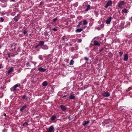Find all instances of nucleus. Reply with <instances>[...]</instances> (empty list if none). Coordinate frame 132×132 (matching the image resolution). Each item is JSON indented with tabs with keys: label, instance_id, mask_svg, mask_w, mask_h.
Returning <instances> with one entry per match:
<instances>
[{
	"label": "nucleus",
	"instance_id": "f257e3e1",
	"mask_svg": "<svg viewBox=\"0 0 132 132\" xmlns=\"http://www.w3.org/2000/svg\"><path fill=\"white\" fill-rule=\"evenodd\" d=\"M20 47H18L17 48L14 47L12 50L13 55H15L18 54V52L20 51Z\"/></svg>",
	"mask_w": 132,
	"mask_h": 132
},
{
	"label": "nucleus",
	"instance_id": "f03ea898",
	"mask_svg": "<svg viewBox=\"0 0 132 132\" xmlns=\"http://www.w3.org/2000/svg\"><path fill=\"white\" fill-rule=\"evenodd\" d=\"M20 85V84H16L11 88L10 90L12 92H15L16 90V88L18 87H19Z\"/></svg>",
	"mask_w": 132,
	"mask_h": 132
},
{
	"label": "nucleus",
	"instance_id": "7ed1b4c3",
	"mask_svg": "<svg viewBox=\"0 0 132 132\" xmlns=\"http://www.w3.org/2000/svg\"><path fill=\"white\" fill-rule=\"evenodd\" d=\"M113 3V2L111 0L108 2L105 6V8H107L109 6H111Z\"/></svg>",
	"mask_w": 132,
	"mask_h": 132
},
{
	"label": "nucleus",
	"instance_id": "20e7f679",
	"mask_svg": "<svg viewBox=\"0 0 132 132\" xmlns=\"http://www.w3.org/2000/svg\"><path fill=\"white\" fill-rule=\"evenodd\" d=\"M78 49V45L76 44H75V47H72L71 48V50L72 52L74 51V50H77Z\"/></svg>",
	"mask_w": 132,
	"mask_h": 132
},
{
	"label": "nucleus",
	"instance_id": "39448f33",
	"mask_svg": "<svg viewBox=\"0 0 132 132\" xmlns=\"http://www.w3.org/2000/svg\"><path fill=\"white\" fill-rule=\"evenodd\" d=\"M111 123V122L110 119H108L104 121L103 122L102 124L103 125L104 124H110Z\"/></svg>",
	"mask_w": 132,
	"mask_h": 132
},
{
	"label": "nucleus",
	"instance_id": "423d86ee",
	"mask_svg": "<svg viewBox=\"0 0 132 132\" xmlns=\"http://www.w3.org/2000/svg\"><path fill=\"white\" fill-rule=\"evenodd\" d=\"M76 98L75 95L73 93H72L70 95L69 98L70 100H73Z\"/></svg>",
	"mask_w": 132,
	"mask_h": 132
},
{
	"label": "nucleus",
	"instance_id": "0eeeda50",
	"mask_svg": "<svg viewBox=\"0 0 132 132\" xmlns=\"http://www.w3.org/2000/svg\"><path fill=\"white\" fill-rule=\"evenodd\" d=\"M110 93L108 92H106L102 94V96L105 97H108L110 96Z\"/></svg>",
	"mask_w": 132,
	"mask_h": 132
},
{
	"label": "nucleus",
	"instance_id": "6e6552de",
	"mask_svg": "<svg viewBox=\"0 0 132 132\" xmlns=\"http://www.w3.org/2000/svg\"><path fill=\"white\" fill-rule=\"evenodd\" d=\"M54 126L52 125L50 126L48 129V132H54Z\"/></svg>",
	"mask_w": 132,
	"mask_h": 132
},
{
	"label": "nucleus",
	"instance_id": "1a4fd4ad",
	"mask_svg": "<svg viewBox=\"0 0 132 132\" xmlns=\"http://www.w3.org/2000/svg\"><path fill=\"white\" fill-rule=\"evenodd\" d=\"M111 19L112 17L111 16L109 17L105 21L106 23L107 24H110L111 21Z\"/></svg>",
	"mask_w": 132,
	"mask_h": 132
},
{
	"label": "nucleus",
	"instance_id": "9d476101",
	"mask_svg": "<svg viewBox=\"0 0 132 132\" xmlns=\"http://www.w3.org/2000/svg\"><path fill=\"white\" fill-rule=\"evenodd\" d=\"M56 116L55 115H53L51 117L49 120V121H54L56 119Z\"/></svg>",
	"mask_w": 132,
	"mask_h": 132
},
{
	"label": "nucleus",
	"instance_id": "9b49d317",
	"mask_svg": "<svg viewBox=\"0 0 132 132\" xmlns=\"http://www.w3.org/2000/svg\"><path fill=\"white\" fill-rule=\"evenodd\" d=\"M125 2L123 1H121L118 3V6L119 7H121L124 5Z\"/></svg>",
	"mask_w": 132,
	"mask_h": 132
},
{
	"label": "nucleus",
	"instance_id": "f8f14e48",
	"mask_svg": "<svg viewBox=\"0 0 132 132\" xmlns=\"http://www.w3.org/2000/svg\"><path fill=\"white\" fill-rule=\"evenodd\" d=\"M14 70V69L12 67H11L9 69V70L7 71V73L8 74H10Z\"/></svg>",
	"mask_w": 132,
	"mask_h": 132
},
{
	"label": "nucleus",
	"instance_id": "ddd939ff",
	"mask_svg": "<svg viewBox=\"0 0 132 132\" xmlns=\"http://www.w3.org/2000/svg\"><path fill=\"white\" fill-rule=\"evenodd\" d=\"M38 70L41 72H44L46 70V69H44L43 68L40 67L38 68Z\"/></svg>",
	"mask_w": 132,
	"mask_h": 132
},
{
	"label": "nucleus",
	"instance_id": "4468645a",
	"mask_svg": "<svg viewBox=\"0 0 132 132\" xmlns=\"http://www.w3.org/2000/svg\"><path fill=\"white\" fill-rule=\"evenodd\" d=\"M42 48L44 50H47L48 49V46L46 45H44L42 47Z\"/></svg>",
	"mask_w": 132,
	"mask_h": 132
},
{
	"label": "nucleus",
	"instance_id": "2eb2a0df",
	"mask_svg": "<svg viewBox=\"0 0 132 132\" xmlns=\"http://www.w3.org/2000/svg\"><path fill=\"white\" fill-rule=\"evenodd\" d=\"M94 44L95 46H100V43H98V42L96 40H95L94 41Z\"/></svg>",
	"mask_w": 132,
	"mask_h": 132
},
{
	"label": "nucleus",
	"instance_id": "dca6fc26",
	"mask_svg": "<svg viewBox=\"0 0 132 132\" xmlns=\"http://www.w3.org/2000/svg\"><path fill=\"white\" fill-rule=\"evenodd\" d=\"M60 106L61 107L62 110L63 111L67 109V108L65 106H64L62 105H60Z\"/></svg>",
	"mask_w": 132,
	"mask_h": 132
},
{
	"label": "nucleus",
	"instance_id": "f3484780",
	"mask_svg": "<svg viewBox=\"0 0 132 132\" xmlns=\"http://www.w3.org/2000/svg\"><path fill=\"white\" fill-rule=\"evenodd\" d=\"M128 58V56L127 54H125L124 55L123 60L124 61L127 60Z\"/></svg>",
	"mask_w": 132,
	"mask_h": 132
},
{
	"label": "nucleus",
	"instance_id": "a211bd4d",
	"mask_svg": "<svg viewBox=\"0 0 132 132\" xmlns=\"http://www.w3.org/2000/svg\"><path fill=\"white\" fill-rule=\"evenodd\" d=\"M27 107V105H25L23 106H22L20 109V111L21 112L22 111Z\"/></svg>",
	"mask_w": 132,
	"mask_h": 132
},
{
	"label": "nucleus",
	"instance_id": "6ab92c4d",
	"mask_svg": "<svg viewBox=\"0 0 132 132\" xmlns=\"http://www.w3.org/2000/svg\"><path fill=\"white\" fill-rule=\"evenodd\" d=\"M128 10L126 9H124L122 11V13L123 14L124 13H127L128 12H127Z\"/></svg>",
	"mask_w": 132,
	"mask_h": 132
},
{
	"label": "nucleus",
	"instance_id": "aec40b11",
	"mask_svg": "<svg viewBox=\"0 0 132 132\" xmlns=\"http://www.w3.org/2000/svg\"><path fill=\"white\" fill-rule=\"evenodd\" d=\"M42 85L43 86H46L47 85V82L46 81H44L42 83Z\"/></svg>",
	"mask_w": 132,
	"mask_h": 132
},
{
	"label": "nucleus",
	"instance_id": "412c9836",
	"mask_svg": "<svg viewBox=\"0 0 132 132\" xmlns=\"http://www.w3.org/2000/svg\"><path fill=\"white\" fill-rule=\"evenodd\" d=\"M62 39L64 41H67L68 40V39L65 36H63L62 37Z\"/></svg>",
	"mask_w": 132,
	"mask_h": 132
},
{
	"label": "nucleus",
	"instance_id": "4be33fe9",
	"mask_svg": "<svg viewBox=\"0 0 132 132\" xmlns=\"http://www.w3.org/2000/svg\"><path fill=\"white\" fill-rule=\"evenodd\" d=\"M89 122V121H84V122L83 123L82 125L83 126H85L86 125L88 124Z\"/></svg>",
	"mask_w": 132,
	"mask_h": 132
},
{
	"label": "nucleus",
	"instance_id": "5701e85b",
	"mask_svg": "<svg viewBox=\"0 0 132 132\" xmlns=\"http://www.w3.org/2000/svg\"><path fill=\"white\" fill-rule=\"evenodd\" d=\"M83 30V29L82 28H79L77 29L76 30V31L77 32H81Z\"/></svg>",
	"mask_w": 132,
	"mask_h": 132
},
{
	"label": "nucleus",
	"instance_id": "b1692460",
	"mask_svg": "<svg viewBox=\"0 0 132 132\" xmlns=\"http://www.w3.org/2000/svg\"><path fill=\"white\" fill-rule=\"evenodd\" d=\"M90 6L89 5H88L87 6V8L85 10V11H88L90 9Z\"/></svg>",
	"mask_w": 132,
	"mask_h": 132
},
{
	"label": "nucleus",
	"instance_id": "393cba45",
	"mask_svg": "<svg viewBox=\"0 0 132 132\" xmlns=\"http://www.w3.org/2000/svg\"><path fill=\"white\" fill-rule=\"evenodd\" d=\"M44 44V42L43 41H41L39 42V44H38L39 46H41L44 45H43Z\"/></svg>",
	"mask_w": 132,
	"mask_h": 132
},
{
	"label": "nucleus",
	"instance_id": "a878e982",
	"mask_svg": "<svg viewBox=\"0 0 132 132\" xmlns=\"http://www.w3.org/2000/svg\"><path fill=\"white\" fill-rule=\"evenodd\" d=\"M74 63V61L72 59L70 61L69 64L70 65H72Z\"/></svg>",
	"mask_w": 132,
	"mask_h": 132
},
{
	"label": "nucleus",
	"instance_id": "bb28decb",
	"mask_svg": "<svg viewBox=\"0 0 132 132\" xmlns=\"http://www.w3.org/2000/svg\"><path fill=\"white\" fill-rule=\"evenodd\" d=\"M108 55L110 58H111L113 56V55L111 52H110L108 53Z\"/></svg>",
	"mask_w": 132,
	"mask_h": 132
},
{
	"label": "nucleus",
	"instance_id": "cd10ccee",
	"mask_svg": "<svg viewBox=\"0 0 132 132\" xmlns=\"http://www.w3.org/2000/svg\"><path fill=\"white\" fill-rule=\"evenodd\" d=\"M38 58L40 60H42L43 59V58L42 57V55H40L38 56Z\"/></svg>",
	"mask_w": 132,
	"mask_h": 132
},
{
	"label": "nucleus",
	"instance_id": "c85d7f7f",
	"mask_svg": "<svg viewBox=\"0 0 132 132\" xmlns=\"http://www.w3.org/2000/svg\"><path fill=\"white\" fill-rule=\"evenodd\" d=\"M83 24L84 25H86L87 24V22L86 20H84L83 21Z\"/></svg>",
	"mask_w": 132,
	"mask_h": 132
},
{
	"label": "nucleus",
	"instance_id": "c756f323",
	"mask_svg": "<svg viewBox=\"0 0 132 132\" xmlns=\"http://www.w3.org/2000/svg\"><path fill=\"white\" fill-rule=\"evenodd\" d=\"M39 46V45H38V44L37 45L35 46H34L32 47V48L34 49H35L37 48Z\"/></svg>",
	"mask_w": 132,
	"mask_h": 132
},
{
	"label": "nucleus",
	"instance_id": "7c9ffc66",
	"mask_svg": "<svg viewBox=\"0 0 132 132\" xmlns=\"http://www.w3.org/2000/svg\"><path fill=\"white\" fill-rule=\"evenodd\" d=\"M4 21V19L2 17L0 18V22H3Z\"/></svg>",
	"mask_w": 132,
	"mask_h": 132
},
{
	"label": "nucleus",
	"instance_id": "2f4dec72",
	"mask_svg": "<svg viewBox=\"0 0 132 132\" xmlns=\"http://www.w3.org/2000/svg\"><path fill=\"white\" fill-rule=\"evenodd\" d=\"M17 16H15L14 18V20L15 21L17 22L18 20V19L16 18Z\"/></svg>",
	"mask_w": 132,
	"mask_h": 132
},
{
	"label": "nucleus",
	"instance_id": "473e14b6",
	"mask_svg": "<svg viewBox=\"0 0 132 132\" xmlns=\"http://www.w3.org/2000/svg\"><path fill=\"white\" fill-rule=\"evenodd\" d=\"M120 110L122 111H123L124 112L126 111V110L125 109L122 108H121V109H120Z\"/></svg>",
	"mask_w": 132,
	"mask_h": 132
},
{
	"label": "nucleus",
	"instance_id": "72a5a7b5",
	"mask_svg": "<svg viewBox=\"0 0 132 132\" xmlns=\"http://www.w3.org/2000/svg\"><path fill=\"white\" fill-rule=\"evenodd\" d=\"M28 125V123L27 122H25L23 124V125L24 126H27Z\"/></svg>",
	"mask_w": 132,
	"mask_h": 132
},
{
	"label": "nucleus",
	"instance_id": "f704fd0d",
	"mask_svg": "<svg viewBox=\"0 0 132 132\" xmlns=\"http://www.w3.org/2000/svg\"><path fill=\"white\" fill-rule=\"evenodd\" d=\"M119 53V55H120V56L121 57L122 55L123 54V53L122 52L120 51Z\"/></svg>",
	"mask_w": 132,
	"mask_h": 132
},
{
	"label": "nucleus",
	"instance_id": "c9c22d12",
	"mask_svg": "<svg viewBox=\"0 0 132 132\" xmlns=\"http://www.w3.org/2000/svg\"><path fill=\"white\" fill-rule=\"evenodd\" d=\"M81 24V22H79L77 26V27H79L80 26V25Z\"/></svg>",
	"mask_w": 132,
	"mask_h": 132
},
{
	"label": "nucleus",
	"instance_id": "e433bc0d",
	"mask_svg": "<svg viewBox=\"0 0 132 132\" xmlns=\"http://www.w3.org/2000/svg\"><path fill=\"white\" fill-rule=\"evenodd\" d=\"M27 31H26V30H24L23 31V33L24 35L26 34H27Z\"/></svg>",
	"mask_w": 132,
	"mask_h": 132
},
{
	"label": "nucleus",
	"instance_id": "4c0bfd02",
	"mask_svg": "<svg viewBox=\"0 0 132 132\" xmlns=\"http://www.w3.org/2000/svg\"><path fill=\"white\" fill-rule=\"evenodd\" d=\"M26 96L25 95H23L22 97V98L23 99H25L26 100H27V98H26Z\"/></svg>",
	"mask_w": 132,
	"mask_h": 132
},
{
	"label": "nucleus",
	"instance_id": "58836bf2",
	"mask_svg": "<svg viewBox=\"0 0 132 132\" xmlns=\"http://www.w3.org/2000/svg\"><path fill=\"white\" fill-rule=\"evenodd\" d=\"M54 31H57V30L56 28H54L52 29Z\"/></svg>",
	"mask_w": 132,
	"mask_h": 132
},
{
	"label": "nucleus",
	"instance_id": "ea45409f",
	"mask_svg": "<svg viewBox=\"0 0 132 132\" xmlns=\"http://www.w3.org/2000/svg\"><path fill=\"white\" fill-rule=\"evenodd\" d=\"M58 18L57 17H56V18L54 19H53V22H54L56 21L57 20Z\"/></svg>",
	"mask_w": 132,
	"mask_h": 132
},
{
	"label": "nucleus",
	"instance_id": "a19ab883",
	"mask_svg": "<svg viewBox=\"0 0 132 132\" xmlns=\"http://www.w3.org/2000/svg\"><path fill=\"white\" fill-rule=\"evenodd\" d=\"M88 85H85L84 86V87L83 88L84 89H85L86 88H88Z\"/></svg>",
	"mask_w": 132,
	"mask_h": 132
},
{
	"label": "nucleus",
	"instance_id": "79ce46f5",
	"mask_svg": "<svg viewBox=\"0 0 132 132\" xmlns=\"http://www.w3.org/2000/svg\"><path fill=\"white\" fill-rule=\"evenodd\" d=\"M7 54L8 55V57L10 58V53L9 52H8L7 53Z\"/></svg>",
	"mask_w": 132,
	"mask_h": 132
},
{
	"label": "nucleus",
	"instance_id": "37998d69",
	"mask_svg": "<svg viewBox=\"0 0 132 132\" xmlns=\"http://www.w3.org/2000/svg\"><path fill=\"white\" fill-rule=\"evenodd\" d=\"M26 65L27 67L30 66V64H29V62H28L27 63V64H26Z\"/></svg>",
	"mask_w": 132,
	"mask_h": 132
},
{
	"label": "nucleus",
	"instance_id": "c03bdc74",
	"mask_svg": "<svg viewBox=\"0 0 132 132\" xmlns=\"http://www.w3.org/2000/svg\"><path fill=\"white\" fill-rule=\"evenodd\" d=\"M3 132H7V130L6 129H4L3 130Z\"/></svg>",
	"mask_w": 132,
	"mask_h": 132
},
{
	"label": "nucleus",
	"instance_id": "a18cd8bd",
	"mask_svg": "<svg viewBox=\"0 0 132 132\" xmlns=\"http://www.w3.org/2000/svg\"><path fill=\"white\" fill-rule=\"evenodd\" d=\"M84 59L87 61H88V59L87 57H85L84 58Z\"/></svg>",
	"mask_w": 132,
	"mask_h": 132
},
{
	"label": "nucleus",
	"instance_id": "49530a36",
	"mask_svg": "<svg viewBox=\"0 0 132 132\" xmlns=\"http://www.w3.org/2000/svg\"><path fill=\"white\" fill-rule=\"evenodd\" d=\"M31 62L32 63L34 64V65L35 66L36 64V62Z\"/></svg>",
	"mask_w": 132,
	"mask_h": 132
},
{
	"label": "nucleus",
	"instance_id": "de8ad7c7",
	"mask_svg": "<svg viewBox=\"0 0 132 132\" xmlns=\"http://www.w3.org/2000/svg\"><path fill=\"white\" fill-rule=\"evenodd\" d=\"M81 39H79L78 40V43H81Z\"/></svg>",
	"mask_w": 132,
	"mask_h": 132
},
{
	"label": "nucleus",
	"instance_id": "09e8293b",
	"mask_svg": "<svg viewBox=\"0 0 132 132\" xmlns=\"http://www.w3.org/2000/svg\"><path fill=\"white\" fill-rule=\"evenodd\" d=\"M19 36L20 37H23L22 35L21 34H19Z\"/></svg>",
	"mask_w": 132,
	"mask_h": 132
},
{
	"label": "nucleus",
	"instance_id": "8fccbe9b",
	"mask_svg": "<svg viewBox=\"0 0 132 132\" xmlns=\"http://www.w3.org/2000/svg\"><path fill=\"white\" fill-rule=\"evenodd\" d=\"M2 7H6V5H2Z\"/></svg>",
	"mask_w": 132,
	"mask_h": 132
},
{
	"label": "nucleus",
	"instance_id": "3c124183",
	"mask_svg": "<svg viewBox=\"0 0 132 132\" xmlns=\"http://www.w3.org/2000/svg\"><path fill=\"white\" fill-rule=\"evenodd\" d=\"M68 119H69V121H70V120H72V119L71 118H70V116H69V117H68Z\"/></svg>",
	"mask_w": 132,
	"mask_h": 132
},
{
	"label": "nucleus",
	"instance_id": "603ef678",
	"mask_svg": "<svg viewBox=\"0 0 132 132\" xmlns=\"http://www.w3.org/2000/svg\"><path fill=\"white\" fill-rule=\"evenodd\" d=\"M95 14L96 15V16H97V15H98V13H97V12L96 11H95Z\"/></svg>",
	"mask_w": 132,
	"mask_h": 132
},
{
	"label": "nucleus",
	"instance_id": "864d4df0",
	"mask_svg": "<svg viewBox=\"0 0 132 132\" xmlns=\"http://www.w3.org/2000/svg\"><path fill=\"white\" fill-rule=\"evenodd\" d=\"M15 7H19V5L18 4H17L16 5L14 6Z\"/></svg>",
	"mask_w": 132,
	"mask_h": 132
},
{
	"label": "nucleus",
	"instance_id": "5fc2aeb1",
	"mask_svg": "<svg viewBox=\"0 0 132 132\" xmlns=\"http://www.w3.org/2000/svg\"><path fill=\"white\" fill-rule=\"evenodd\" d=\"M68 45L69 44L68 43H66L65 44V46L67 47L68 46Z\"/></svg>",
	"mask_w": 132,
	"mask_h": 132
},
{
	"label": "nucleus",
	"instance_id": "6e6d98bb",
	"mask_svg": "<svg viewBox=\"0 0 132 132\" xmlns=\"http://www.w3.org/2000/svg\"><path fill=\"white\" fill-rule=\"evenodd\" d=\"M103 48H101L99 50V51L100 52V51H103Z\"/></svg>",
	"mask_w": 132,
	"mask_h": 132
},
{
	"label": "nucleus",
	"instance_id": "4d7b16f0",
	"mask_svg": "<svg viewBox=\"0 0 132 132\" xmlns=\"http://www.w3.org/2000/svg\"><path fill=\"white\" fill-rule=\"evenodd\" d=\"M67 96V95H64V96H63L62 97V98H64V97H66Z\"/></svg>",
	"mask_w": 132,
	"mask_h": 132
},
{
	"label": "nucleus",
	"instance_id": "13d9d810",
	"mask_svg": "<svg viewBox=\"0 0 132 132\" xmlns=\"http://www.w3.org/2000/svg\"><path fill=\"white\" fill-rule=\"evenodd\" d=\"M43 3V2L42 1H41V2H40V4L41 5H42V4Z\"/></svg>",
	"mask_w": 132,
	"mask_h": 132
},
{
	"label": "nucleus",
	"instance_id": "bf43d9fd",
	"mask_svg": "<svg viewBox=\"0 0 132 132\" xmlns=\"http://www.w3.org/2000/svg\"><path fill=\"white\" fill-rule=\"evenodd\" d=\"M10 46V47H11H11H12L13 46V45H11Z\"/></svg>",
	"mask_w": 132,
	"mask_h": 132
},
{
	"label": "nucleus",
	"instance_id": "052dcab7",
	"mask_svg": "<svg viewBox=\"0 0 132 132\" xmlns=\"http://www.w3.org/2000/svg\"><path fill=\"white\" fill-rule=\"evenodd\" d=\"M15 0H11V1L12 2H14Z\"/></svg>",
	"mask_w": 132,
	"mask_h": 132
},
{
	"label": "nucleus",
	"instance_id": "680f3d73",
	"mask_svg": "<svg viewBox=\"0 0 132 132\" xmlns=\"http://www.w3.org/2000/svg\"><path fill=\"white\" fill-rule=\"evenodd\" d=\"M130 23L129 22H128V24L129 25L130 24Z\"/></svg>",
	"mask_w": 132,
	"mask_h": 132
},
{
	"label": "nucleus",
	"instance_id": "e2e57ef3",
	"mask_svg": "<svg viewBox=\"0 0 132 132\" xmlns=\"http://www.w3.org/2000/svg\"><path fill=\"white\" fill-rule=\"evenodd\" d=\"M69 45L70 46H71L72 45V44H70Z\"/></svg>",
	"mask_w": 132,
	"mask_h": 132
},
{
	"label": "nucleus",
	"instance_id": "0e129e2a",
	"mask_svg": "<svg viewBox=\"0 0 132 132\" xmlns=\"http://www.w3.org/2000/svg\"><path fill=\"white\" fill-rule=\"evenodd\" d=\"M80 53L81 54H82V51H81V52H80Z\"/></svg>",
	"mask_w": 132,
	"mask_h": 132
},
{
	"label": "nucleus",
	"instance_id": "69168bd1",
	"mask_svg": "<svg viewBox=\"0 0 132 132\" xmlns=\"http://www.w3.org/2000/svg\"><path fill=\"white\" fill-rule=\"evenodd\" d=\"M131 19H132V17H131L130 18H129V19H130V20Z\"/></svg>",
	"mask_w": 132,
	"mask_h": 132
},
{
	"label": "nucleus",
	"instance_id": "338daca9",
	"mask_svg": "<svg viewBox=\"0 0 132 132\" xmlns=\"http://www.w3.org/2000/svg\"><path fill=\"white\" fill-rule=\"evenodd\" d=\"M20 14H18L17 16H17V17Z\"/></svg>",
	"mask_w": 132,
	"mask_h": 132
},
{
	"label": "nucleus",
	"instance_id": "774afa93",
	"mask_svg": "<svg viewBox=\"0 0 132 132\" xmlns=\"http://www.w3.org/2000/svg\"><path fill=\"white\" fill-rule=\"evenodd\" d=\"M2 47V46L1 45H0V48H1Z\"/></svg>",
	"mask_w": 132,
	"mask_h": 132
}]
</instances>
